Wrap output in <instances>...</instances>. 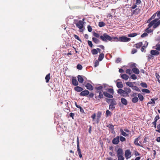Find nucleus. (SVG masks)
I'll use <instances>...</instances> for the list:
<instances>
[{"instance_id": "f257e3e1", "label": "nucleus", "mask_w": 160, "mask_h": 160, "mask_svg": "<svg viewBox=\"0 0 160 160\" xmlns=\"http://www.w3.org/2000/svg\"><path fill=\"white\" fill-rule=\"evenodd\" d=\"M100 38L102 41L104 42H107V40L110 41L112 40L111 37L106 33L100 36Z\"/></svg>"}, {"instance_id": "f03ea898", "label": "nucleus", "mask_w": 160, "mask_h": 160, "mask_svg": "<svg viewBox=\"0 0 160 160\" xmlns=\"http://www.w3.org/2000/svg\"><path fill=\"white\" fill-rule=\"evenodd\" d=\"M76 20H74V23L75 24L77 27L80 29H81L83 28L84 22L81 20H79L78 22H76Z\"/></svg>"}, {"instance_id": "7ed1b4c3", "label": "nucleus", "mask_w": 160, "mask_h": 160, "mask_svg": "<svg viewBox=\"0 0 160 160\" xmlns=\"http://www.w3.org/2000/svg\"><path fill=\"white\" fill-rule=\"evenodd\" d=\"M112 101L109 105V108L110 110H114L115 108V106L117 104L116 101L113 100H111Z\"/></svg>"}, {"instance_id": "20e7f679", "label": "nucleus", "mask_w": 160, "mask_h": 160, "mask_svg": "<svg viewBox=\"0 0 160 160\" xmlns=\"http://www.w3.org/2000/svg\"><path fill=\"white\" fill-rule=\"evenodd\" d=\"M131 39L129 38H128L126 37L123 36L119 37L118 40L121 42H127L129 41Z\"/></svg>"}, {"instance_id": "39448f33", "label": "nucleus", "mask_w": 160, "mask_h": 160, "mask_svg": "<svg viewBox=\"0 0 160 160\" xmlns=\"http://www.w3.org/2000/svg\"><path fill=\"white\" fill-rule=\"evenodd\" d=\"M118 93L123 97L127 96L125 90L119 89L118 91Z\"/></svg>"}, {"instance_id": "423d86ee", "label": "nucleus", "mask_w": 160, "mask_h": 160, "mask_svg": "<svg viewBox=\"0 0 160 160\" xmlns=\"http://www.w3.org/2000/svg\"><path fill=\"white\" fill-rule=\"evenodd\" d=\"M125 155L126 158L127 159L131 157V152L129 150H127L126 151Z\"/></svg>"}, {"instance_id": "0eeeda50", "label": "nucleus", "mask_w": 160, "mask_h": 160, "mask_svg": "<svg viewBox=\"0 0 160 160\" xmlns=\"http://www.w3.org/2000/svg\"><path fill=\"white\" fill-rule=\"evenodd\" d=\"M119 141V136H118L116 138H114L112 141V143L114 144H118Z\"/></svg>"}, {"instance_id": "6e6552de", "label": "nucleus", "mask_w": 160, "mask_h": 160, "mask_svg": "<svg viewBox=\"0 0 160 160\" xmlns=\"http://www.w3.org/2000/svg\"><path fill=\"white\" fill-rule=\"evenodd\" d=\"M72 84L74 86H77L78 84V83L77 81L76 77H73L72 79Z\"/></svg>"}, {"instance_id": "1a4fd4ad", "label": "nucleus", "mask_w": 160, "mask_h": 160, "mask_svg": "<svg viewBox=\"0 0 160 160\" xmlns=\"http://www.w3.org/2000/svg\"><path fill=\"white\" fill-rule=\"evenodd\" d=\"M89 94V92L88 90H84L82 91L80 94L81 96H85L88 95Z\"/></svg>"}, {"instance_id": "9d476101", "label": "nucleus", "mask_w": 160, "mask_h": 160, "mask_svg": "<svg viewBox=\"0 0 160 160\" xmlns=\"http://www.w3.org/2000/svg\"><path fill=\"white\" fill-rule=\"evenodd\" d=\"M123 152L122 150L120 148L118 149L117 151V156L123 155Z\"/></svg>"}, {"instance_id": "9b49d317", "label": "nucleus", "mask_w": 160, "mask_h": 160, "mask_svg": "<svg viewBox=\"0 0 160 160\" xmlns=\"http://www.w3.org/2000/svg\"><path fill=\"white\" fill-rule=\"evenodd\" d=\"M85 86L86 87L87 89H88L89 90H92L93 89V86L89 83H87Z\"/></svg>"}, {"instance_id": "f8f14e48", "label": "nucleus", "mask_w": 160, "mask_h": 160, "mask_svg": "<svg viewBox=\"0 0 160 160\" xmlns=\"http://www.w3.org/2000/svg\"><path fill=\"white\" fill-rule=\"evenodd\" d=\"M158 19H155L154 20L152 21L148 24V27L149 28H151L152 27L153 25H154V24L155 22H157V21Z\"/></svg>"}, {"instance_id": "ddd939ff", "label": "nucleus", "mask_w": 160, "mask_h": 160, "mask_svg": "<svg viewBox=\"0 0 160 160\" xmlns=\"http://www.w3.org/2000/svg\"><path fill=\"white\" fill-rule=\"evenodd\" d=\"M150 53L152 55H157L159 54V52L155 50H151Z\"/></svg>"}, {"instance_id": "4468645a", "label": "nucleus", "mask_w": 160, "mask_h": 160, "mask_svg": "<svg viewBox=\"0 0 160 160\" xmlns=\"http://www.w3.org/2000/svg\"><path fill=\"white\" fill-rule=\"evenodd\" d=\"M132 71L134 73L138 74L139 73V69L136 68H132Z\"/></svg>"}, {"instance_id": "2eb2a0df", "label": "nucleus", "mask_w": 160, "mask_h": 160, "mask_svg": "<svg viewBox=\"0 0 160 160\" xmlns=\"http://www.w3.org/2000/svg\"><path fill=\"white\" fill-rule=\"evenodd\" d=\"M160 25V20H158L157 22H155L154 24L153 28H155Z\"/></svg>"}, {"instance_id": "dca6fc26", "label": "nucleus", "mask_w": 160, "mask_h": 160, "mask_svg": "<svg viewBox=\"0 0 160 160\" xmlns=\"http://www.w3.org/2000/svg\"><path fill=\"white\" fill-rule=\"evenodd\" d=\"M78 82L80 83H82L83 82V78L82 76L80 75H78Z\"/></svg>"}, {"instance_id": "f3484780", "label": "nucleus", "mask_w": 160, "mask_h": 160, "mask_svg": "<svg viewBox=\"0 0 160 160\" xmlns=\"http://www.w3.org/2000/svg\"><path fill=\"white\" fill-rule=\"evenodd\" d=\"M142 45V42H139L138 43L134 45V47H136V48H139Z\"/></svg>"}, {"instance_id": "a211bd4d", "label": "nucleus", "mask_w": 160, "mask_h": 160, "mask_svg": "<svg viewBox=\"0 0 160 160\" xmlns=\"http://www.w3.org/2000/svg\"><path fill=\"white\" fill-rule=\"evenodd\" d=\"M121 102L122 104L125 105H127L128 103V102L127 100L124 98H121Z\"/></svg>"}, {"instance_id": "6ab92c4d", "label": "nucleus", "mask_w": 160, "mask_h": 160, "mask_svg": "<svg viewBox=\"0 0 160 160\" xmlns=\"http://www.w3.org/2000/svg\"><path fill=\"white\" fill-rule=\"evenodd\" d=\"M74 90L77 92H81L83 90L82 88L79 86H76L74 88Z\"/></svg>"}, {"instance_id": "aec40b11", "label": "nucleus", "mask_w": 160, "mask_h": 160, "mask_svg": "<svg viewBox=\"0 0 160 160\" xmlns=\"http://www.w3.org/2000/svg\"><path fill=\"white\" fill-rule=\"evenodd\" d=\"M125 91V92L127 94V96H128V94L129 93L131 92V90L130 88H124Z\"/></svg>"}, {"instance_id": "412c9836", "label": "nucleus", "mask_w": 160, "mask_h": 160, "mask_svg": "<svg viewBox=\"0 0 160 160\" xmlns=\"http://www.w3.org/2000/svg\"><path fill=\"white\" fill-rule=\"evenodd\" d=\"M103 94L105 96L108 98H112L113 97V96L112 95L107 92H103Z\"/></svg>"}, {"instance_id": "4be33fe9", "label": "nucleus", "mask_w": 160, "mask_h": 160, "mask_svg": "<svg viewBox=\"0 0 160 160\" xmlns=\"http://www.w3.org/2000/svg\"><path fill=\"white\" fill-rule=\"evenodd\" d=\"M121 77L123 79L127 80L129 78V76L126 74H122L121 75Z\"/></svg>"}, {"instance_id": "5701e85b", "label": "nucleus", "mask_w": 160, "mask_h": 160, "mask_svg": "<svg viewBox=\"0 0 160 160\" xmlns=\"http://www.w3.org/2000/svg\"><path fill=\"white\" fill-rule=\"evenodd\" d=\"M117 86L119 88H122L123 87V85L121 82H117Z\"/></svg>"}, {"instance_id": "b1692460", "label": "nucleus", "mask_w": 160, "mask_h": 160, "mask_svg": "<svg viewBox=\"0 0 160 160\" xmlns=\"http://www.w3.org/2000/svg\"><path fill=\"white\" fill-rule=\"evenodd\" d=\"M140 12V9L138 8L132 11V14H137Z\"/></svg>"}, {"instance_id": "393cba45", "label": "nucleus", "mask_w": 160, "mask_h": 160, "mask_svg": "<svg viewBox=\"0 0 160 160\" xmlns=\"http://www.w3.org/2000/svg\"><path fill=\"white\" fill-rule=\"evenodd\" d=\"M126 84L127 86L132 88L134 86L133 82H126Z\"/></svg>"}, {"instance_id": "a878e982", "label": "nucleus", "mask_w": 160, "mask_h": 160, "mask_svg": "<svg viewBox=\"0 0 160 160\" xmlns=\"http://www.w3.org/2000/svg\"><path fill=\"white\" fill-rule=\"evenodd\" d=\"M92 39L93 41L96 44H98L100 42L99 39H97L95 38H93Z\"/></svg>"}, {"instance_id": "bb28decb", "label": "nucleus", "mask_w": 160, "mask_h": 160, "mask_svg": "<svg viewBox=\"0 0 160 160\" xmlns=\"http://www.w3.org/2000/svg\"><path fill=\"white\" fill-rule=\"evenodd\" d=\"M104 57V54L102 53H101L100 54V55H99V57H98V60L99 61H101L103 58Z\"/></svg>"}, {"instance_id": "cd10ccee", "label": "nucleus", "mask_w": 160, "mask_h": 160, "mask_svg": "<svg viewBox=\"0 0 160 160\" xmlns=\"http://www.w3.org/2000/svg\"><path fill=\"white\" fill-rule=\"evenodd\" d=\"M158 98H151V100L152 101V102H148V104H154L155 103V102L154 100H157Z\"/></svg>"}, {"instance_id": "c85d7f7f", "label": "nucleus", "mask_w": 160, "mask_h": 160, "mask_svg": "<svg viewBox=\"0 0 160 160\" xmlns=\"http://www.w3.org/2000/svg\"><path fill=\"white\" fill-rule=\"evenodd\" d=\"M50 73L47 74L45 77V79L46 80V82L47 83L48 82L49 79H50Z\"/></svg>"}, {"instance_id": "c756f323", "label": "nucleus", "mask_w": 160, "mask_h": 160, "mask_svg": "<svg viewBox=\"0 0 160 160\" xmlns=\"http://www.w3.org/2000/svg\"><path fill=\"white\" fill-rule=\"evenodd\" d=\"M121 134L122 135L126 137L128 135V134H127L126 132H124L122 129L120 130Z\"/></svg>"}, {"instance_id": "7c9ffc66", "label": "nucleus", "mask_w": 160, "mask_h": 160, "mask_svg": "<svg viewBox=\"0 0 160 160\" xmlns=\"http://www.w3.org/2000/svg\"><path fill=\"white\" fill-rule=\"evenodd\" d=\"M105 24L104 22H99L98 26L100 27H104L105 26Z\"/></svg>"}, {"instance_id": "2f4dec72", "label": "nucleus", "mask_w": 160, "mask_h": 160, "mask_svg": "<svg viewBox=\"0 0 160 160\" xmlns=\"http://www.w3.org/2000/svg\"><path fill=\"white\" fill-rule=\"evenodd\" d=\"M91 52L92 54L96 55L98 53V51L97 50L95 49H93L91 51Z\"/></svg>"}, {"instance_id": "473e14b6", "label": "nucleus", "mask_w": 160, "mask_h": 160, "mask_svg": "<svg viewBox=\"0 0 160 160\" xmlns=\"http://www.w3.org/2000/svg\"><path fill=\"white\" fill-rule=\"evenodd\" d=\"M138 100V99L137 97H134L132 98V102L134 103L137 102Z\"/></svg>"}, {"instance_id": "72a5a7b5", "label": "nucleus", "mask_w": 160, "mask_h": 160, "mask_svg": "<svg viewBox=\"0 0 160 160\" xmlns=\"http://www.w3.org/2000/svg\"><path fill=\"white\" fill-rule=\"evenodd\" d=\"M138 97L139 98V100L141 101H142L143 99V96L140 93L138 94Z\"/></svg>"}, {"instance_id": "f704fd0d", "label": "nucleus", "mask_w": 160, "mask_h": 160, "mask_svg": "<svg viewBox=\"0 0 160 160\" xmlns=\"http://www.w3.org/2000/svg\"><path fill=\"white\" fill-rule=\"evenodd\" d=\"M142 92H145L147 93H149L150 92V91L147 89H143L142 90Z\"/></svg>"}, {"instance_id": "c9c22d12", "label": "nucleus", "mask_w": 160, "mask_h": 160, "mask_svg": "<svg viewBox=\"0 0 160 160\" xmlns=\"http://www.w3.org/2000/svg\"><path fill=\"white\" fill-rule=\"evenodd\" d=\"M137 35V34L136 33H132L131 34H128V36L129 37H133Z\"/></svg>"}, {"instance_id": "e433bc0d", "label": "nucleus", "mask_w": 160, "mask_h": 160, "mask_svg": "<svg viewBox=\"0 0 160 160\" xmlns=\"http://www.w3.org/2000/svg\"><path fill=\"white\" fill-rule=\"evenodd\" d=\"M156 13L158 17L156 18L155 19H158V21L160 18V10L159 11H158Z\"/></svg>"}, {"instance_id": "4c0bfd02", "label": "nucleus", "mask_w": 160, "mask_h": 160, "mask_svg": "<svg viewBox=\"0 0 160 160\" xmlns=\"http://www.w3.org/2000/svg\"><path fill=\"white\" fill-rule=\"evenodd\" d=\"M102 86H100L98 87H96L95 89L97 90L98 92H100V90L102 89Z\"/></svg>"}, {"instance_id": "58836bf2", "label": "nucleus", "mask_w": 160, "mask_h": 160, "mask_svg": "<svg viewBox=\"0 0 160 160\" xmlns=\"http://www.w3.org/2000/svg\"><path fill=\"white\" fill-rule=\"evenodd\" d=\"M126 72L127 73L131 75L132 73V70L130 69H127L126 70Z\"/></svg>"}, {"instance_id": "ea45409f", "label": "nucleus", "mask_w": 160, "mask_h": 160, "mask_svg": "<svg viewBox=\"0 0 160 160\" xmlns=\"http://www.w3.org/2000/svg\"><path fill=\"white\" fill-rule=\"evenodd\" d=\"M141 86L144 88H147L148 87V86L147 84L145 82H142L140 84Z\"/></svg>"}, {"instance_id": "a19ab883", "label": "nucleus", "mask_w": 160, "mask_h": 160, "mask_svg": "<svg viewBox=\"0 0 160 160\" xmlns=\"http://www.w3.org/2000/svg\"><path fill=\"white\" fill-rule=\"evenodd\" d=\"M133 90H135L139 92L140 91V90L139 88L136 86H133V87L132 88Z\"/></svg>"}, {"instance_id": "79ce46f5", "label": "nucleus", "mask_w": 160, "mask_h": 160, "mask_svg": "<svg viewBox=\"0 0 160 160\" xmlns=\"http://www.w3.org/2000/svg\"><path fill=\"white\" fill-rule=\"evenodd\" d=\"M130 78L133 80H136L137 78V77L135 74H133L131 76Z\"/></svg>"}, {"instance_id": "37998d69", "label": "nucleus", "mask_w": 160, "mask_h": 160, "mask_svg": "<svg viewBox=\"0 0 160 160\" xmlns=\"http://www.w3.org/2000/svg\"><path fill=\"white\" fill-rule=\"evenodd\" d=\"M138 138H136L134 141V143L138 146H140L139 144L138 143Z\"/></svg>"}, {"instance_id": "c03bdc74", "label": "nucleus", "mask_w": 160, "mask_h": 160, "mask_svg": "<svg viewBox=\"0 0 160 160\" xmlns=\"http://www.w3.org/2000/svg\"><path fill=\"white\" fill-rule=\"evenodd\" d=\"M119 139H120V140L121 142H123L125 141L126 139L125 138L121 136H120V137L119 138Z\"/></svg>"}, {"instance_id": "a18cd8bd", "label": "nucleus", "mask_w": 160, "mask_h": 160, "mask_svg": "<svg viewBox=\"0 0 160 160\" xmlns=\"http://www.w3.org/2000/svg\"><path fill=\"white\" fill-rule=\"evenodd\" d=\"M118 157V160H123L124 158L123 155H121L117 156Z\"/></svg>"}, {"instance_id": "49530a36", "label": "nucleus", "mask_w": 160, "mask_h": 160, "mask_svg": "<svg viewBox=\"0 0 160 160\" xmlns=\"http://www.w3.org/2000/svg\"><path fill=\"white\" fill-rule=\"evenodd\" d=\"M156 15V13H155L149 19V21H150L151 20L154 19L155 18Z\"/></svg>"}, {"instance_id": "de8ad7c7", "label": "nucleus", "mask_w": 160, "mask_h": 160, "mask_svg": "<svg viewBox=\"0 0 160 160\" xmlns=\"http://www.w3.org/2000/svg\"><path fill=\"white\" fill-rule=\"evenodd\" d=\"M157 130H156V131L160 133V124L158 125L157 126Z\"/></svg>"}, {"instance_id": "09e8293b", "label": "nucleus", "mask_w": 160, "mask_h": 160, "mask_svg": "<svg viewBox=\"0 0 160 160\" xmlns=\"http://www.w3.org/2000/svg\"><path fill=\"white\" fill-rule=\"evenodd\" d=\"M77 68L78 69L80 70H81L82 68V66L80 64H78L77 65Z\"/></svg>"}, {"instance_id": "8fccbe9b", "label": "nucleus", "mask_w": 160, "mask_h": 160, "mask_svg": "<svg viewBox=\"0 0 160 160\" xmlns=\"http://www.w3.org/2000/svg\"><path fill=\"white\" fill-rule=\"evenodd\" d=\"M106 115L107 116L109 115H111V112L108 110H107L106 111Z\"/></svg>"}, {"instance_id": "3c124183", "label": "nucleus", "mask_w": 160, "mask_h": 160, "mask_svg": "<svg viewBox=\"0 0 160 160\" xmlns=\"http://www.w3.org/2000/svg\"><path fill=\"white\" fill-rule=\"evenodd\" d=\"M93 35L96 38H99L100 36L99 35L95 32H94L93 34Z\"/></svg>"}, {"instance_id": "603ef678", "label": "nucleus", "mask_w": 160, "mask_h": 160, "mask_svg": "<svg viewBox=\"0 0 160 160\" xmlns=\"http://www.w3.org/2000/svg\"><path fill=\"white\" fill-rule=\"evenodd\" d=\"M148 35V34L147 32H144L143 34L141 35V37L142 38H144L145 37L147 36Z\"/></svg>"}, {"instance_id": "864d4df0", "label": "nucleus", "mask_w": 160, "mask_h": 160, "mask_svg": "<svg viewBox=\"0 0 160 160\" xmlns=\"http://www.w3.org/2000/svg\"><path fill=\"white\" fill-rule=\"evenodd\" d=\"M88 43L90 47H92V44L91 41H88Z\"/></svg>"}, {"instance_id": "5fc2aeb1", "label": "nucleus", "mask_w": 160, "mask_h": 160, "mask_svg": "<svg viewBox=\"0 0 160 160\" xmlns=\"http://www.w3.org/2000/svg\"><path fill=\"white\" fill-rule=\"evenodd\" d=\"M156 49L160 51V45H157L156 46Z\"/></svg>"}, {"instance_id": "6e6d98bb", "label": "nucleus", "mask_w": 160, "mask_h": 160, "mask_svg": "<svg viewBox=\"0 0 160 160\" xmlns=\"http://www.w3.org/2000/svg\"><path fill=\"white\" fill-rule=\"evenodd\" d=\"M153 56L152 54H149L148 56V60H149L150 59H153Z\"/></svg>"}, {"instance_id": "4d7b16f0", "label": "nucleus", "mask_w": 160, "mask_h": 160, "mask_svg": "<svg viewBox=\"0 0 160 160\" xmlns=\"http://www.w3.org/2000/svg\"><path fill=\"white\" fill-rule=\"evenodd\" d=\"M108 92L113 94L114 93V91L112 89L110 88L108 90Z\"/></svg>"}, {"instance_id": "13d9d810", "label": "nucleus", "mask_w": 160, "mask_h": 160, "mask_svg": "<svg viewBox=\"0 0 160 160\" xmlns=\"http://www.w3.org/2000/svg\"><path fill=\"white\" fill-rule=\"evenodd\" d=\"M146 31L147 32H148V33H150V32H152V30L151 29H149V28H147L146 30Z\"/></svg>"}, {"instance_id": "bf43d9fd", "label": "nucleus", "mask_w": 160, "mask_h": 160, "mask_svg": "<svg viewBox=\"0 0 160 160\" xmlns=\"http://www.w3.org/2000/svg\"><path fill=\"white\" fill-rule=\"evenodd\" d=\"M103 94L101 92H99V94L98 96V97L99 98H103Z\"/></svg>"}, {"instance_id": "052dcab7", "label": "nucleus", "mask_w": 160, "mask_h": 160, "mask_svg": "<svg viewBox=\"0 0 160 160\" xmlns=\"http://www.w3.org/2000/svg\"><path fill=\"white\" fill-rule=\"evenodd\" d=\"M99 62L98 61V60H96L95 61V65H94L95 67H96L97 66H98L99 65Z\"/></svg>"}, {"instance_id": "680f3d73", "label": "nucleus", "mask_w": 160, "mask_h": 160, "mask_svg": "<svg viewBox=\"0 0 160 160\" xmlns=\"http://www.w3.org/2000/svg\"><path fill=\"white\" fill-rule=\"evenodd\" d=\"M121 59L120 58H117L115 62L117 63H119L120 61H121Z\"/></svg>"}, {"instance_id": "e2e57ef3", "label": "nucleus", "mask_w": 160, "mask_h": 160, "mask_svg": "<svg viewBox=\"0 0 160 160\" xmlns=\"http://www.w3.org/2000/svg\"><path fill=\"white\" fill-rule=\"evenodd\" d=\"M88 30L89 32H91L92 31V28L90 26H88Z\"/></svg>"}, {"instance_id": "0e129e2a", "label": "nucleus", "mask_w": 160, "mask_h": 160, "mask_svg": "<svg viewBox=\"0 0 160 160\" xmlns=\"http://www.w3.org/2000/svg\"><path fill=\"white\" fill-rule=\"evenodd\" d=\"M137 52V50L136 49L133 48L132 51V53L134 54Z\"/></svg>"}, {"instance_id": "69168bd1", "label": "nucleus", "mask_w": 160, "mask_h": 160, "mask_svg": "<svg viewBox=\"0 0 160 160\" xmlns=\"http://www.w3.org/2000/svg\"><path fill=\"white\" fill-rule=\"evenodd\" d=\"M159 119V115H157L154 118V121L157 122V120H158Z\"/></svg>"}, {"instance_id": "338daca9", "label": "nucleus", "mask_w": 160, "mask_h": 160, "mask_svg": "<svg viewBox=\"0 0 160 160\" xmlns=\"http://www.w3.org/2000/svg\"><path fill=\"white\" fill-rule=\"evenodd\" d=\"M77 151H78V153H81V150L79 146H77Z\"/></svg>"}, {"instance_id": "774afa93", "label": "nucleus", "mask_w": 160, "mask_h": 160, "mask_svg": "<svg viewBox=\"0 0 160 160\" xmlns=\"http://www.w3.org/2000/svg\"><path fill=\"white\" fill-rule=\"evenodd\" d=\"M136 64L135 63H133L132 64H131L130 65V67L131 68H132V67L135 68L136 67Z\"/></svg>"}]
</instances>
